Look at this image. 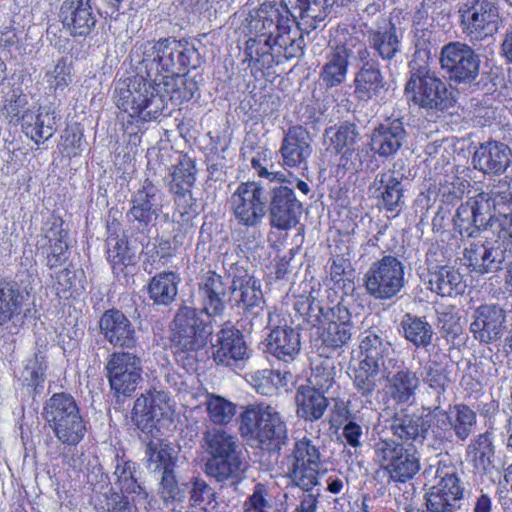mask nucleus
Wrapping results in <instances>:
<instances>
[{
  "label": "nucleus",
  "mask_w": 512,
  "mask_h": 512,
  "mask_svg": "<svg viewBox=\"0 0 512 512\" xmlns=\"http://www.w3.org/2000/svg\"><path fill=\"white\" fill-rule=\"evenodd\" d=\"M432 39L431 30H415L416 51L409 62V78L405 85V93L415 105L437 113L453 107L456 97L451 85L441 79L428 64L433 48Z\"/></svg>",
  "instance_id": "1"
},
{
  "label": "nucleus",
  "mask_w": 512,
  "mask_h": 512,
  "mask_svg": "<svg viewBox=\"0 0 512 512\" xmlns=\"http://www.w3.org/2000/svg\"><path fill=\"white\" fill-rule=\"evenodd\" d=\"M138 50L141 60L136 70L144 72L155 85L163 86L167 93L175 92V77L187 67H196L193 58L198 57L197 50L172 37L157 42L146 41Z\"/></svg>",
  "instance_id": "2"
},
{
  "label": "nucleus",
  "mask_w": 512,
  "mask_h": 512,
  "mask_svg": "<svg viewBox=\"0 0 512 512\" xmlns=\"http://www.w3.org/2000/svg\"><path fill=\"white\" fill-rule=\"evenodd\" d=\"M163 86H157L144 72L120 80L115 87L116 106L135 119L137 123L156 120L167 107L168 98Z\"/></svg>",
  "instance_id": "3"
},
{
  "label": "nucleus",
  "mask_w": 512,
  "mask_h": 512,
  "mask_svg": "<svg viewBox=\"0 0 512 512\" xmlns=\"http://www.w3.org/2000/svg\"><path fill=\"white\" fill-rule=\"evenodd\" d=\"M363 359L351 370L350 378L357 393L372 404L371 397L378 388L379 375H386L397 360L392 357L391 343L374 331H366L360 343Z\"/></svg>",
  "instance_id": "4"
},
{
  "label": "nucleus",
  "mask_w": 512,
  "mask_h": 512,
  "mask_svg": "<svg viewBox=\"0 0 512 512\" xmlns=\"http://www.w3.org/2000/svg\"><path fill=\"white\" fill-rule=\"evenodd\" d=\"M170 341L177 361L195 362V354L208 343L213 333L210 317L195 307L182 305L171 322Z\"/></svg>",
  "instance_id": "5"
},
{
  "label": "nucleus",
  "mask_w": 512,
  "mask_h": 512,
  "mask_svg": "<svg viewBox=\"0 0 512 512\" xmlns=\"http://www.w3.org/2000/svg\"><path fill=\"white\" fill-rule=\"evenodd\" d=\"M239 431L244 438L257 441L271 453H279L289 442L283 416L270 405L248 406L240 415Z\"/></svg>",
  "instance_id": "6"
},
{
  "label": "nucleus",
  "mask_w": 512,
  "mask_h": 512,
  "mask_svg": "<svg viewBox=\"0 0 512 512\" xmlns=\"http://www.w3.org/2000/svg\"><path fill=\"white\" fill-rule=\"evenodd\" d=\"M325 450L316 437L297 439L282 459V467L290 485L310 492L319 485V475L325 463Z\"/></svg>",
  "instance_id": "7"
},
{
  "label": "nucleus",
  "mask_w": 512,
  "mask_h": 512,
  "mask_svg": "<svg viewBox=\"0 0 512 512\" xmlns=\"http://www.w3.org/2000/svg\"><path fill=\"white\" fill-rule=\"evenodd\" d=\"M41 416L63 445L76 446L86 435V422L77 401L70 393H54L45 401Z\"/></svg>",
  "instance_id": "8"
},
{
  "label": "nucleus",
  "mask_w": 512,
  "mask_h": 512,
  "mask_svg": "<svg viewBox=\"0 0 512 512\" xmlns=\"http://www.w3.org/2000/svg\"><path fill=\"white\" fill-rule=\"evenodd\" d=\"M17 277L18 280L0 277V327L14 333L19 331L30 312L26 306L36 275L26 271Z\"/></svg>",
  "instance_id": "9"
},
{
  "label": "nucleus",
  "mask_w": 512,
  "mask_h": 512,
  "mask_svg": "<svg viewBox=\"0 0 512 512\" xmlns=\"http://www.w3.org/2000/svg\"><path fill=\"white\" fill-rule=\"evenodd\" d=\"M235 272L231 280V294L238 307L253 314L251 327L255 330H262L279 318L276 312L265 311L261 306L264 303L261 284L248 271L235 264Z\"/></svg>",
  "instance_id": "10"
},
{
  "label": "nucleus",
  "mask_w": 512,
  "mask_h": 512,
  "mask_svg": "<svg viewBox=\"0 0 512 512\" xmlns=\"http://www.w3.org/2000/svg\"><path fill=\"white\" fill-rule=\"evenodd\" d=\"M405 266L393 255H384L372 262L364 274L367 293L376 300L386 301L397 296L405 287Z\"/></svg>",
  "instance_id": "11"
},
{
  "label": "nucleus",
  "mask_w": 512,
  "mask_h": 512,
  "mask_svg": "<svg viewBox=\"0 0 512 512\" xmlns=\"http://www.w3.org/2000/svg\"><path fill=\"white\" fill-rule=\"evenodd\" d=\"M360 133L355 124L348 121L327 128L324 132L326 152L338 156L337 164L345 171L362 170L368 152L360 148Z\"/></svg>",
  "instance_id": "12"
},
{
  "label": "nucleus",
  "mask_w": 512,
  "mask_h": 512,
  "mask_svg": "<svg viewBox=\"0 0 512 512\" xmlns=\"http://www.w3.org/2000/svg\"><path fill=\"white\" fill-rule=\"evenodd\" d=\"M462 31L471 41H482L497 33L501 17L489 0H463L458 4Z\"/></svg>",
  "instance_id": "13"
},
{
  "label": "nucleus",
  "mask_w": 512,
  "mask_h": 512,
  "mask_svg": "<svg viewBox=\"0 0 512 512\" xmlns=\"http://www.w3.org/2000/svg\"><path fill=\"white\" fill-rule=\"evenodd\" d=\"M435 477L439 482L425 495L427 512H457L464 496V486L456 468L440 460Z\"/></svg>",
  "instance_id": "14"
},
{
  "label": "nucleus",
  "mask_w": 512,
  "mask_h": 512,
  "mask_svg": "<svg viewBox=\"0 0 512 512\" xmlns=\"http://www.w3.org/2000/svg\"><path fill=\"white\" fill-rule=\"evenodd\" d=\"M408 179L397 169V164L377 173L368 187V192L376 199L380 211L397 216L405 207V192Z\"/></svg>",
  "instance_id": "15"
},
{
  "label": "nucleus",
  "mask_w": 512,
  "mask_h": 512,
  "mask_svg": "<svg viewBox=\"0 0 512 512\" xmlns=\"http://www.w3.org/2000/svg\"><path fill=\"white\" fill-rule=\"evenodd\" d=\"M498 206L484 191L462 203L453 217L455 229L462 237L476 238L480 231L492 226Z\"/></svg>",
  "instance_id": "16"
},
{
  "label": "nucleus",
  "mask_w": 512,
  "mask_h": 512,
  "mask_svg": "<svg viewBox=\"0 0 512 512\" xmlns=\"http://www.w3.org/2000/svg\"><path fill=\"white\" fill-rule=\"evenodd\" d=\"M266 200L269 224L272 228L288 231L300 221L303 205L294 190L282 183L269 188Z\"/></svg>",
  "instance_id": "17"
},
{
  "label": "nucleus",
  "mask_w": 512,
  "mask_h": 512,
  "mask_svg": "<svg viewBox=\"0 0 512 512\" xmlns=\"http://www.w3.org/2000/svg\"><path fill=\"white\" fill-rule=\"evenodd\" d=\"M480 62V56L466 43L449 42L441 49V68L454 82L472 83L475 81L479 76Z\"/></svg>",
  "instance_id": "18"
},
{
  "label": "nucleus",
  "mask_w": 512,
  "mask_h": 512,
  "mask_svg": "<svg viewBox=\"0 0 512 512\" xmlns=\"http://www.w3.org/2000/svg\"><path fill=\"white\" fill-rule=\"evenodd\" d=\"M105 369L110 387L117 397L131 396L142 381L141 359L133 353H112Z\"/></svg>",
  "instance_id": "19"
},
{
  "label": "nucleus",
  "mask_w": 512,
  "mask_h": 512,
  "mask_svg": "<svg viewBox=\"0 0 512 512\" xmlns=\"http://www.w3.org/2000/svg\"><path fill=\"white\" fill-rule=\"evenodd\" d=\"M266 200V191L259 183H241L230 197L235 219L246 227L258 226L266 214Z\"/></svg>",
  "instance_id": "20"
},
{
  "label": "nucleus",
  "mask_w": 512,
  "mask_h": 512,
  "mask_svg": "<svg viewBox=\"0 0 512 512\" xmlns=\"http://www.w3.org/2000/svg\"><path fill=\"white\" fill-rule=\"evenodd\" d=\"M368 55L365 44L356 36H349L337 44L326 57L320 78L328 88L342 84L347 75L350 59L364 60Z\"/></svg>",
  "instance_id": "21"
},
{
  "label": "nucleus",
  "mask_w": 512,
  "mask_h": 512,
  "mask_svg": "<svg viewBox=\"0 0 512 512\" xmlns=\"http://www.w3.org/2000/svg\"><path fill=\"white\" fill-rule=\"evenodd\" d=\"M212 348L216 364L233 371L244 370L252 354L243 333L233 326L223 327L217 332Z\"/></svg>",
  "instance_id": "22"
},
{
  "label": "nucleus",
  "mask_w": 512,
  "mask_h": 512,
  "mask_svg": "<svg viewBox=\"0 0 512 512\" xmlns=\"http://www.w3.org/2000/svg\"><path fill=\"white\" fill-rule=\"evenodd\" d=\"M269 328L263 345V352L268 358H273L285 365L293 363L301 353V333L298 328L287 324L280 325L276 318L274 322L263 329Z\"/></svg>",
  "instance_id": "23"
},
{
  "label": "nucleus",
  "mask_w": 512,
  "mask_h": 512,
  "mask_svg": "<svg viewBox=\"0 0 512 512\" xmlns=\"http://www.w3.org/2000/svg\"><path fill=\"white\" fill-rule=\"evenodd\" d=\"M229 291H231V282L215 271H207L198 283V294L202 305L198 310L203 311L210 318L222 316L226 310Z\"/></svg>",
  "instance_id": "24"
},
{
  "label": "nucleus",
  "mask_w": 512,
  "mask_h": 512,
  "mask_svg": "<svg viewBox=\"0 0 512 512\" xmlns=\"http://www.w3.org/2000/svg\"><path fill=\"white\" fill-rule=\"evenodd\" d=\"M325 321L326 324L320 333L322 344L331 349L346 345L355 330L348 308L341 303L329 308L325 314Z\"/></svg>",
  "instance_id": "25"
},
{
  "label": "nucleus",
  "mask_w": 512,
  "mask_h": 512,
  "mask_svg": "<svg viewBox=\"0 0 512 512\" xmlns=\"http://www.w3.org/2000/svg\"><path fill=\"white\" fill-rule=\"evenodd\" d=\"M59 17L64 29L73 37H87L97 23L91 0H65Z\"/></svg>",
  "instance_id": "26"
},
{
  "label": "nucleus",
  "mask_w": 512,
  "mask_h": 512,
  "mask_svg": "<svg viewBox=\"0 0 512 512\" xmlns=\"http://www.w3.org/2000/svg\"><path fill=\"white\" fill-rule=\"evenodd\" d=\"M130 204L131 208L126 213L128 220L156 223L163 207L161 190L146 178L131 194Z\"/></svg>",
  "instance_id": "27"
},
{
  "label": "nucleus",
  "mask_w": 512,
  "mask_h": 512,
  "mask_svg": "<svg viewBox=\"0 0 512 512\" xmlns=\"http://www.w3.org/2000/svg\"><path fill=\"white\" fill-rule=\"evenodd\" d=\"M387 383L384 388L383 403L389 407V402L397 406H411L416 402L421 379L417 372L401 369L391 374L386 373Z\"/></svg>",
  "instance_id": "28"
},
{
  "label": "nucleus",
  "mask_w": 512,
  "mask_h": 512,
  "mask_svg": "<svg viewBox=\"0 0 512 512\" xmlns=\"http://www.w3.org/2000/svg\"><path fill=\"white\" fill-rule=\"evenodd\" d=\"M506 313L499 305H481L474 314L470 330L482 343H493L501 338L505 330Z\"/></svg>",
  "instance_id": "29"
},
{
  "label": "nucleus",
  "mask_w": 512,
  "mask_h": 512,
  "mask_svg": "<svg viewBox=\"0 0 512 512\" xmlns=\"http://www.w3.org/2000/svg\"><path fill=\"white\" fill-rule=\"evenodd\" d=\"M168 394L164 391L149 390L141 394L132 409V420L144 433H152L156 422L165 414L168 408Z\"/></svg>",
  "instance_id": "30"
},
{
  "label": "nucleus",
  "mask_w": 512,
  "mask_h": 512,
  "mask_svg": "<svg viewBox=\"0 0 512 512\" xmlns=\"http://www.w3.org/2000/svg\"><path fill=\"white\" fill-rule=\"evenodd\" d=\"M287 1L283 4L263 3L255 14H251L249 20V29L254 31L257 36L272 39L278 27L288 23V18L298 19L294 9L287 5Z\"/></svg>",
  "instance_id": "31"
},
{
  "label": "nucleus",
  "mask_w": 512,
  "mask_h": 512,
  "mask_svg": "<svg viewBox=\"0 0 512 512\" xmlns=\"http://www.w3.org/2000/svg\"><path fill=\"white\" fill-rule=\"evenodd\" d=\"M424 410L427 411L424 416V438H428L433 449L447 450L454 442L451 415L438 403Z\"/></svg>",
  "instance_id": "32"
},
{
  "label": "nucleus",
  "mask_w": 512,
  "mask_h": 512,
  "mask_svg": "<svg viewBox=\"0 0 512 512\" xmlns=\"http://www.w3.org/2000/svg\"><path fill=\"white\" fill-rule=\"evenodd\" d=\"M100 332L113 346L132 348L136 345V332L131 321L118 309L103 313L99 320Z\"/></svg>",
  "instance_id": "33"
},
{
  "label": "nucleus",
  "mask_w": 512,
  "mask_h": 512,
  "mask_svg": "<svg viewBox=\"0 0 512 512\" xmlns=\"http://www.w3.org/2000/svg\"><path fill=\"white\" fill-rule=\"evenodd\" d=\"M310 133L302 126L288 129L282 140L280 153L283 165L290 168H306L307 160L312 154Z\"/></svg>",
  "instance_id": "34"
},
{
  "label": "nucleus",
  "mask_w": 512,
  "mask_h": 512,
  "mask_svg": "<svg viewBox=\"0 0 512 512\" xmlns=\"http://www.w3.org/2000/svg\"><path fill=\"white\" fill-rule=\"evenodd\" d=\"M512 150L499 141L481 143L473 155L474 167L484 174L500 175L510 166Z\"/></svg>",
  "instance_id": "35"
},
{
  "label": "nucleus",
  "mask_w": 512,
  "mask_h": 512,
  "mask_svg": "<svg viewBox=\"0 0 512 512\" xmlns=\"http://www.w3.org/2000/svg\"><path fill=\"white\" fill-rule=\"evenodd\" d=\"M370 47L385 61L393 60L401 52L402 32L390 19H383L367 30Z\"/></svg>",
  "instance_id": "36"
},
{
  "label": "nucleus",
  "mask_w": 512,
  "mask_h": 512,
  "mask_svg": "<svg viewBox=\"0 0 512 512\" xmlns=\"http://www.w3.org/2000/svg\"><path fill=\"white\" fill-rule=\"evenodd\" d=\"M407 132L400 119L386 121L371 134V150L381 158L393 157L403 146Z\"/></svg>",
  "instance_id": "37"
},
{
  "label": "nucleus",
  "mask_w": 512,
  "mask_h": 512,
  "mask_svg": "<svg viewBox=\"0 0 512 512\" xmlns=\"http://www.w3.org/2000/svg\"><path fill=\"white\" fill-rule=\"evenodd\" d=\"M204 472L221 488L236 487L245 478L242 455L207 459Z\"/></svg>",
  "instance_id": "38"
},
{
  "label": "nucleus",
  "mask_w": 512,
  "mask_h": 512,
  "mask_svg": "<svg viewBox=\"0 0 512 512\" xmlns=\"http://www.w3.org/2000/svg\"><path fill=\"white\" fill-rule=\"evenodd\" d=\"M295 24L296 19L289 17L288 23L280 25L272 38L273 53L277 58V64L282 59L289 60L303 54L304 36L301 29Z\"/></svg>",
  "instance_id": "39"
},
{
  "label": "nucleus",
  "mask_w": 512,
  "mask_h": 512,
  "mask_svg": "<svg viewBox=\"0 0 512 512\" xmlns=\"http://www.w3.org/2000/svg\"><path fill=\"white\" fill-rule=\"evenodd\" d=\"M21 126L37 145L50 139L56 132V115L48 107H40L37 113L26 110L21 115Z\"/></svg>",
  "instance_id": "40"
},
{
  "label": "nucleus",
  "mask_w": 512,
  "mask_h": 512,
  "mask_svg": "<svg viewBox=\"0 0 512 512\" xmlns=\"http://www.w3.org/2000/svg\"><path fill=\"white\" fill-rule=\"evenodd\" d=\"M355 93L362 101L378 98L387 90L386 81L376 60L366 61L356 73Z\"/></svg>",
  "instance_id": "41"
},
{
  "label": "nucleus",
  "mask_w": 512,
  "mask_h": 512,
  "mask_svg": "<svg viewBox=\"0 0 512 512\" xmlns=\"http://www.w3.org/2000/svg\"><path fill=\"white\" fill-rule=\"evenodd\" d=\"M428 287L442 297H453L465 291L461 273L452 266L440 265L429 268Z\"/></svg>",
  "instance_id": "42"
},
{
  "label": "nucleus",
  "mask_w": 512,
  "mask_h": 512,
  "mask_svg": "<svg viewBox=\"0 0 512 512\" xmlns=\"http://www.w3.org/2000/svg\"><path fill=\"white\" fill-rule=\"evenodd\" d=\"M44 237L51 244V252L47 255V266L51 269L63 265L69 257L67 243L68 232L63 228V220L52 215L43 228Z\"/></svg>",
  "instance_id": "43"
},
{
  "label": "nucleus",
  "mask_w": 512,
  "mask_h": 512,
  "mask_svg": "<svg viewBox=\"0 0 512 512\" xmlns=\"http://www.w3.org/2000/svg\"><path fill=\"white\" fill-rule=\"evenodd\" d=\"M295 404L296 415L299 418L315 422L321 419L327 410L328 399L315 387L301 385L296 390Z\"/></svg>",
  "instance_id": "44"
},
{
  "label": "nucleus",
  "mask_w": 512,
  "mask_h": 512,
  "mask_svg": "<svg viewBox=\"0 0 512 512\" xmlns=\"http://www.w3.org/2000/svg\"><path fill=\"white\" fill-rule=\"evenodd\" d=\"M203 448L210 456L220 459L242 455L237 437L221 428L208 429L203 433Z\"/></svg>",
  "instance_id": "45"
},
{
  "label": "nucleus",
  "mask_w": 512,
  "mask_h": 512,
  "mask_svg": "<svg viewBox=\"0 0 512 512\" xmlns=\"http://www.w3.org/2000/svg\"><path fill=\"white\" fill-rule=\"evenodd\" d=\"M351 0H288L297 13L298 18L310 29H316L317 23L323 21L331 12L334 5L344 6Z\"/></svg>",
  "instance_id": "46"
},
{
  "label": "nucleus",
  "mask_w": 512,
  "mask_h": 512,
  "mask_svg": "<svg viewBox=\"0 0 512 512\" xmlns=\"http://www.w3.org/2000/svg\"><path fill=\"white\" fill-rule=\"evenodd\" d=\"M466 453L477 473L488 474L495 468V446L491 433L478 435L467 446Z\"/></svg>",
  "instance_id": "47"
},
{
  "label": "nucleus",
  "mask_w": 512,
  "mask_h": 512,
  "mask_svg": "<svg viewBox=\"0 0 512 512\" xmlns=\"http://www.w3.org/2000/svg\"><path fill=\"white\" fill-rule=\"evenodd\" d=\"M389 478L394 482L406 483L420 469V458L414 447H403L390 464L384 466Z\"/></svg>",
  "instance_id": "48"
},
{
  "label": "nucleus",
  "mask_w": 512,
  "mask_h": 512,
  "mask_svg": "<svg viewBox=\"0 0 512 512\" xmlns=\"http://www.w3.org/2000/svg\"><path fill=\"white\" fill-rule=\"evenodd\" d=\"M424 417L410 413L407 409L396 412L391 419V431L394 436L403 441L424 439Z\"/></svg>",
  "instance_id": "49"
},
{
  "label": "nucleus",
  "mask_w": 512,
  "mask_h": 512,
  "mask_svg": "<svg viewBox=\"0 0 512 512\" xmlns=\"http://www.w3.org/2000/svg\"><path fill=\"white\" fill-rule=\"evenodd\" d=\"M404 338L416 348L428 350L432 344L434 330L424 317L406 313L400 323Z\"/></svg>",
  "instance_id": "50"
},
{
  "label": "nucleus",
  "mask_w": 512,
  "mask_h": 512,
  "mask_svg": "<svg viewBox=\"0 0 512 512\" xmlns=\"http://www.w3.org/2000/svg\"><path fill=\"white\" fill-rule=\"evenodd\" d=\"M180 278L174 272H161L153 276L148 284L149 298L156 305L169 306L178 294Z\"/></svg>",
  "instance_id": "51"
},
{
  "label": "nucleus",
  "mask_w": 512,
  "mask_h": 512,
  "mask_svg": "<svg viewBox=\"0 0 512 512\" xmlns=\"http://www.w3.org/2000/svg\"><path fill=\"white\" fill-rule=\"evenodd\" d=\"M165 180L169 192L192 189L196 181L195 161L186 154L180 155L178 161L170 167Z\"/></svg>",
  "instance_id": "52"
},
{
  "label": "nucleus",
  "mask_w": 512,
  "mask_h": 512,
  "mask_svg": "<svg viewBox=\"0 0 512 512\" xmlns=\"http://www.w3.org/2000/svg\"><path fill=\"white\" fill-rule=\"evenodd\" d=\"M173 448L161 440H150L146 445L147 468L151 472L174 470L177 458L173 456Z\"/></svg>",
  "instance_id": "53"
},
{
  "label": "nucleus",
  "mask_w": 512,
  "mask_h": 512,
  "mask_svg": "<svg viewBox=\"0 0 512 512\" xmlns=\"http://www.w3.org/2000/svg\"><path fill=\"white\" fill-rule=\"evenodd\" d=\"M422 380L429 388L436 391L435 403L442 404L445 400L446 389L451 383L450 371L447 366L430 359L424 366Z\"/></svg>",
  "instance_id": "54"
},
{
  "label": "nucleus",
  "mask_w": 512,
  "mask_h": 512,
  "mask_svg": "<svg viewBox=\"0 0 512 512\" xmlns=\"http://www.w3.org/2000/svg\"><path fill=\"white\" fill-rule=\"evenodd\" d=\"M107 259L114 272H122L123 267L134 263V249L125 238L109 237L107 239Z\"/></svg>",
  "instance_id": "55"
},
{
  "label": "nucleus",
  "mask_w": 512,
  "mask_h": 512,
  "mask_svg": "<svg viewBox=\"0 0 512 512\" xmlns=\"http://www.w3.org/2000/svg\"><path fill=\"white\" fill-rule=\"evenodd\" d=\"M189 501L192 507L204 511L213 510L218 505L216 492L200 477L190 479Z\"/></svg>",
  "instance_id": "56"
},
{
  "label": "nucleus",
  "mask_w": 512,
  "mask_h": 512,
  "mask_svg": "<svg viewBox=\"0 0 512 512\" xmlns=\"http://www.w3.org/2000/svg\"><path fill=\"white\" fill-rule=\"evenodd\" d=\"M136 464L132 461H119L116 464L114 476L116 477L115 485L118 486L121 493L137 494L143 498L148 497L146 490L137 481L135 473Z\"/></svg>",
  "instance_id": "57"
},
{
  "label": "nucleus",
  "mask_w": 512,
  "mask_h": 512,
  "mask_svg": "<svg viewBox=\"0 0 512 512\" xmlns=\"http://www.w3.org/2000/svg\"><path fill=\"white\" fill-rule=\"evenodd\" d=\"M487 250L485 274L496 273L512 264V246L496 238H487Z\"/></svg>",
  "instance_id": "58"
},
{
  "label": "nucleus",
  "mask_w": 512,
  "mask_h": 512,
  "mask_svg": "<svg viewBox=\"0 0 512 512\" xmlns=\"http://www.w3.org/2000/svg\"><path fill=\"white\" fill-rule=\"evenodd\" d=\"M454 437L459 441H466L473 432L477 423L476 413L465 404L454 406L451 415Z\"/></svg>",
  "instance_id": "59"
},
{
  "label": "nucleus",
  "mask_w": 512,
  "mask_h": 512,
  "mask_svg": "<svg viewBox=\"0 0 512 512\" xmlns=\"http://www.w3.org/2000/svg\"><path fill=\"white\" fill-rule=\"evenodd\" d=\"M205 406L210 421L217 425L228 424L236 414V405L220 395L208 394Z\"/></svg>",
  "instance_id": "60"
},
{
  "label": "nucleus",
  "mask_w": 512,
  "mask_h": 512,
  "mask_svg": "<svg viewBox=\"0 0 512 512\" xmlns=\"http://www.w3.org/2000/svg\"><path fill=\"white\" fill-rule=\"evenodd\" d=\"M467 185V181L451 172L439 177L437 194L442 202L452 204L463 197Z\"/></svg>",
  "instance_id": "61"
},
{
  "label": "nucleus",
  "mask_w": 512,
  "mask_h": 512,
  "mask_svg": "<svg viewBox=\"0 0 512 512\" xmlns=\"http://www.w3.org/2000/svg\"><path fill=\"white\" fill-rule=\"evenodd\" d=\"M46 367L44 355L35 353L33 357L26 360L21 373L23 383L27 386L37 388L44 382Z\"/></svg>",
  "instance_id": "62"
},
{
  "label": "nucleus",
  "mask_w": 512,
  "mask_h": 512,
  "mask_svg": "<svg viewBox=\"0 0 512 512\" xmlns=\"http://www.w3.org/2000/svg\"><path fill=\"white\" fill-rule=\"evenodd\" d=\"M487 252V238L485 240L477 239L465 245L464 258L471 271L485 274Z\"/></svg>",
  "instance_id": "63"
},
{
  "label": "nucleus",
  "mask_w": 512,
  "mask_h": 512,
  "mask_svg": "<svg viewBox=\"0 0 512 512\" xmlns=\"http://www.w3.org/2000/svg\"><path fill=\"white\" fill-rule=\"evenodd\" d=\"M159 494L165 504L184 501L185 490L179 486L174 470L161 473Z\"/></svg>",
  "instance_id": "64"
}]
</instances>
